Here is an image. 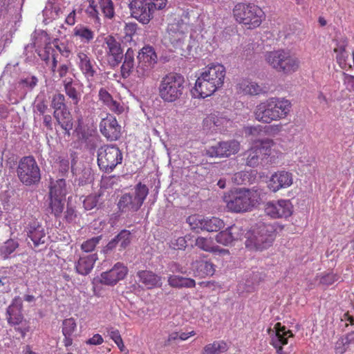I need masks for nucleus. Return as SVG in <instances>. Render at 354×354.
Masks as SVG:
<instances>
[{"mask_svg": "<svg viewBox=\"0 0 354 354\" xmlns=\"http://www.w3.org/2000/svg\"><path fill=\"white\" fill-rule=\"evenodd\" d=\"M134 51L129 48L124 56V61L120 67V75L123 79L130 77L134 69Z\"/></svg>", "mask_w": 354, "mask_h": 354, "instance_id": "nucleus-35", "label": "nucleus"}, {"mask_svg": "<svg viewBox=\"0 0 354 354\" xmlns=\"http://www.w3.org/2000/svg\"><path fill=\"white\" fill-rule=\"evenodd\" d=\"M22 301L20 298H15L7 308L6 320L9 325L15 326V330L24 337L30 330L29 322L24 319L22 314Z\"/></svg>", "mask_w": 354, "mask_h": 354, "instance_id": "nucleus-11", "label": "nucleus"}, {"mask_svg": "<svg viewBox=\"0 0 354 354\" xmlns=\"http://www.w3.org/2000/svg\"><path fill=\"white\" fill-rule=\"evenodd\" d=\"M274 333L270 335V344L275 348L277 354H290V351L284 350L283 346L288 344V338L292 337L293 333L280 322L274 325Z\"/></svg>", "mask_w": 354, "mask_h": 354, "instance_id": "nucleus-17", "label": "nucleus"}, {"mask_svg": "<svg viewBox=\"0 0 354 354\" xmlns=\"http://www.w3.org/2000/svg\"><path fill=\"white\" fill-rule=\"evenodd\" d=\"M97 202L98 199L96 196L89 195L84 198L83 205L85 209L90 210L97 205Z\"/></svg>", "mask_w": 354, "mask_h": 354, "instance_id": "nucleus-55", "label": "nucleus"}, {"mask_svg": "<svg viewBox=\"0 0 354 354\" xmlns=\"http://www.w3.org/2000/svg\"><path fill=\"white\" fill-rule=\"evenodd\" d=\"M292 109L291 102L286 97H270L260 102L254 108L253 115L256 120L263 124L285 119Z\"/></svg>", "mask_w": 354, "mask_h": 354, "instance_id": "nucleus-2", "label": "nucleus"}, {"mask_svg": "<svg viewBox=\"0 0 354 354\" xmlns=\"http://www.w3.org/2000/svg\"><path fill=\"white\" fill-rule=\"evenodd\" d=\"M257 190L237 188L224 195L223 201L227 209L234 213H244L252 210L261 201Z\"/></svg>", "mask_w": 354, "mask_h": 354, "instance_id": "nucleus-3", "label": "nucleus"}, {"mask_svg": "<svg viewBox=\"0 0 354 354\" xmlns=\"http://www.w3.org/2000/svg\"><path fill=\"white\" fill-rule=\"evenodd\" d=\"M38 82V79L35 76H32L30 80L26 78L20 81V84H25L26 86L33 88Z\"/></svg>", "mask_w": 354, "mask_h": 354, "instance_id": "nucleus-64", "label": "nucleus"}, {"mask_svg": "<svg viewBox=\"0 0 354 354\" xmlns=\"http://www.w3.org/2000/svg\"><path fill=\"white\" fill-rule=\"evenodd\" d=\"M241 149V144L236 140L218 142L216 145L206 150V155L212 158H228L237 153Z\"/></svg>", "mask_w": 354, "mask_h": 354, "instance_id": "nucleus-16", "label": "nucleus"}, {"mask_svg": "<svg viewBox=\"0 0 354 354\" xmlns=\"http://www.w3.org/2000/svg\"><path fill=\"white\" fill-rule=\"evenodd\" d=\"M237 93L247 95H259L266 93L263 88L258 83L249 79H242L236 85Z\"/></svg>", "mask_w": 354, "mask_h": 354, "instance_id": "nucleus-28", "label": "nucleus"}, {"mask_svg": "<svg viewBox=\"0 0 354 354\" xmlns=\"http://www.w3.org/2000/svg\"><path fill=\"white\" fill-rule=\"evenodd\" d=\"M138 66L136 72L138 77H144L149 75V72L157 63V55L154 48L151 46H145L138 53L137 56Z\"/></svg>", "mask_w": 354, "mask_h": 354, "instance_id": "nucleus-13", "label": "nucleus"}, {"mask_svg": "<svg viewBox=\"0 0 354 354\" xmlns=\"http://www.w3.org/2000/svg\"><path fill=\"white\" fill-rule=\"evenodd\" d=\"M107 332L109 337L115 342V344L122 339L120 331L118 329L111 327L107 329Z\"/></svg>", "mask_w": 354, "mask_h": 354, "instance_id": "nucleus-59", "label": "nucleus"}, {"mask_svg": "<svg viewBox=\"0 0 354 354\" xmlns=\"http://www.w3.org/2000/svg\"><path fill=\"white\" fill-rule=\"evenodd\" d=\"M98 98L102 104L113 113L119 115L124 112V103L115 100L106 88H101L99 90Z\"/></svg>", "mask_w": 354, "mask_h": 354, "instance_id": "nucleus-26", "label": "nucleus"}, {"mask_svg": "<svg viewBox=\"0 0 354 354\" xmlns=\"http://www.w3.org/2000/svg\"><path fill=\"white\" fill-rule=\"evenodd\" d=\"M118 206L120 211L123 213L136 212L141 207L134 200L133 196L129 193L124 194L120 197Z\"/></svg>", "mask_w": 354, "mask_h": 354, "instance_id": "nucleus-34", "label": "nucleus"}, {"mask_svg": "<svg viewBox=\"0 0 354 354\" xmlns=\"http://www.w3.org/2000/svg\"><path fill=\"white\" fill-rule=\"evenodd\" d=\"M228 344L224 340H214L203 348L201 354H223L227 351Z\"/></svg>", "mask_w": 354, "mask_h": 354, "instance_id": "nucleus-37", "label": "nucleus"}, {"mask_svg": "<svg viewBox=\"0 0 354 354\" xmlns=\"http://www.w3.org/2000/svg\"><path fill=\"white\" fill-rule=\"evenodd\" d=\"M294 206L289 199L268 201L264 205V212L272 219H287L292 216Z\"/></svg>", "mask_w": 354, "mask_h": 354, "instance_id": "nucleus-12", "label": "nucleus"}, {"mask_svg": "<svg viewBox=\"0 0 354 354\" xmlns=\"http://www.w3.org/2000/svg\"><path fill=\"white\" fill-rule=\"evenodd\" d=\"M106 55L111 67H115L122 62L124 54L121 44L113 36L105 38Z\"/></svg>", "mask_w": 354, "mask_h": 354, "instance_id": "nucleus-20", "label": "nucleus"}, {"mask_svg": "<svg viewBox=\"0 0 354 354\" xmlns=\"http://www.w3.org/2000/svg\"><path fill=\"white\" fill-rule=\"evenodd\" d=\"M168 283L170 286L176 288H194L196 286V281L193 279L178 275H170L168 277Z\"/></svg>", "mask_w": 354, "mask_h": 354, "instance_id": "nucleus-40", "label": "nucleus"}, {"mask_svg": "<svg viewBox=\"0 0 354 354\" xmlns=\"http://www.w3.org/2000/svg\"><path fill=\"white\" fill-rule=\"evenodd\" d=\"M344 83L348 88L354 91V76L346 73H344Z\"/></svg>", "mask_w": 354, "mask_h": 354, "instance_id": "nucleus-63", "label": "nucleus"}, {"mask_svg": "<svg viewBox=\"0 0 354 354\" xmlns=\"http://www.w3.org/2000/svg\"><path fill=\"white\" fill-rule=\"evenodd\" d=\"M76 56V63L80 71L88 82H93L97 75L98 67L96 62L92 59L89 53L84 50L77 51Z\"/></svg>", "mask_w": 354, "mask_h": 354, "instance_id": "nucleus-15", "label": "nucleus"}, {"mask_svg": "<svg viewBox=\"0 0 354 354\" xmlns=\"http://www.w3.org/2000/svg\"><path fill=\"white\" fill-rule=\"evenodd\" d=\"M128 273V268L122 263L118 262L106 272L101 274L100 282L106 286H114L122 280Z\"/></svg>", "mask_w": 354, "mask_h": 354, "instance_id": "nucleus-21", "label": "nucleus"}, {"mask_svg": "<svg viewBox=\"0 0 354 354\" xmlns=\"http://www.w3.org/2000/svg\"><path fill=\"white\" fill-rule=\"evenodd\" d=\"M250 174L248 171H241L236 172L232 177V181L237 185L245 184L249 181Z\"/></svg>", "mask_w": 354, "mask_h": 354, "instance_id": "nucleus-54", "label": "nucleus"}, {"mask_svg": "<svg viewBox=\"0 0 354 354\" xmlns=\"http://www.w3.org/2000/svg\"><path fill=\"white\" fill-rule=\"evenodd\" d=\"M274 240V230L269 224L260 223L246 234L245 247L250 250H263L270 247Z\"/></svg>", "mask_w": 354, "mask_h": 354, "instance_id": "nucleus-8", "label": "nucleus"}, {"mask_svg": "<svg viewBox=\"0 0 354 354\" xmlns=\"http://www.w3.org/2000/svg\"><path fill=\"white\" fill-rule=\"evenodd\" d=\"M319 278V283L324 286H330L337 281L339 277L337 274L333 272H328L321 276H317V278Z\"/></svg>", "mask_w": 354, "mask_h": 354, "instance_id": "nucleus-52", "label": "nucleus"}, {"mask_svg": "<svg viewBox=\"0 0 354 354\" xmlns=\"http://www.w3.org/2000/svg\"><path fill=\"white\" fill-rule=\"evenodd\" d=\"M139 281L147 289H152L156 287H160L162 279L151 270H140L137 273Z\"/></svg>", "mask_w": 354, "mask_h": 354, "instance_id": "nucleus-32", "label": "nucleus"}, {"mask_svg": "<svg viewBox=\"0 0 354 354\" xmlns=\"http://www.w3.org/2000/svg\"><path fill=\"white\" fill-rule=\"evenodd\" d=\"M53 116L58 125L64 131L65 135L70 136V131L73 129V122L71 112L67 109L60 111H54Z\"/></svg>", "mask_w": 354, "mask_h": 354, "instance_id": "nucleus-30", "label": "nucleus"}, {"mask_svg": "<svg viewBox=\"0 0 354 354\" xmlns=\"http://www.w3.org/2000/svg\"><path fill=\"white\" fill-rule=\"evenodd\" d=\"M234 20L248 29H254L261 26L266 18L261 7L253 3H237L232 9Z\"/></svg>", "mask_w": 354, "mask_h": 354, "instance_id": "nucleus-6", "label": "nucleus"}, {"mask_svg": "<svg viewBox=\"0 0 354 354\" xmlns=\"http://www.w3.org/2000/svg\"><path fill=\"white\" fill-rule=\"evenodd\" d=\"M263 130L261 125L247 126L244 127V132L246 136H260Z\"/></svg>", "mask_w": 354, "mask_h": 354, "instance_id": "nucleus-56", "label": "nucleus"}, {"mask_svg": "<svg viewBox=\"0 0 354 354\" xmlns=\"http://www.w3.org/2000/svg\"><path fill=\"white\" fill-rule=\"evenodd\" d=\"M184 77L177 73H169L162 77L158 86V95L165 102H174L181 97L185 90Z\"/></svg>", "mask_w": 354, "mask_h": 354, "instance_id": "nucleus-7", "label": "nucleus"}, {"mask_svg": "<svg viewBox=\"0 0 354 354\" xmlns=\"http://www.w3.org/2000/svg\"><path fill=\"white\" fill-rule=\"evenodd\" d=\"M215 272V266L207 261H196L195 266V276L201 278L211 277Z\"/></svg>", "mask_w": 354, "mask_h": 354, "instance_id": "nucleus-39", "label": "nucleus"}, {"mask_svg": "<svg viewBox=\"0 0 354 354\" xmlns=\"http://www.w3.org/2000/svg\"><path fill=\"white\" fill-rule=\"evenodd\" d=\"M25 231L35 247L45 243L47 239L44 228L37 219L30 221L26 227Z\"/></svg>", "mask_w": 354, "mask_h": 354, "instance_id": "nucleus-24", "label": "nucleus"}, {"mask_svg": "<svg viewBox=\"0 0 354 354\" xmlns=\"http://www.w3.org/2000/svg\"><path fill=\"white\" fill-rule=\"evenodd\" d=\"M203 230L207 232H218L225 226L223 221L218 217L205 218Z\"/></svg>", "mask_w": 354, "mask_h": 354, "instance_id": "nucleus-43", "label": "nucleus"}, {"mask_svg": "<svg viewBox=\"0 0 354 354\" xmlns=\"http://www.w3.org/2000/svg\"><path fill=\"white\" fill-rule=\"evenodd\" d=\"M19 180L26 185H32L41 179L40 169L32 156L21 158L17 169Z\"/></svg>", "mask_w": 354, "mask_h": 354, "instance_id": "nucleus-10", "label": "nucleus"}, {"mask_svg": "<svg viewBox=\"0 0 354 354\" xmlns=\"http://www.w3.org/2000/svg\"><path fill=\"white\" fill-rule=\"evenodd\" d=\"M103 342L104 339L101 335L95 334L92 337L86 341V344L88 345H100Z\"/></svg>", "mask_w": 354, "mask_h": 354, "instance_id": "nucleus-62", "label": "nucleus"}, {"mask_svg": "<svg viewBox=\"0 0 354 354\" xmlns=\"http://www.w3.org/2000/svg\"><path fill=\"white\" fill-rule=\"evenodd\" d=\"M120 245V250L126 249L131 241V232L127 230H122L116 236Z\"/></svg>", "mask_w": 354, "mask_h": 354, "instance_id": "nucleus-47", "label": "nucleus"}, {"mask_svg": "<svg viewBox=\"0 0 354 354\" xmlns=\"http://www.w3.org/2000/svg\"><path fill=\"white\" fill-rule=\"evenodd\" d=\"M66 195V184L64 179H58L53 183L49 192L50 197L65 198Z\"/></svg>", "mask_w": 354, "mask_h": 354, "instance_id": "nucleus-41", "label": "nucleus"}, {"mask_svg": "<svg viewBox=\"0 0 354 354\" xmlns=\"http://www.w3.org/2000/svg\"><path fill=\"white\" fill-rule=\"evenodd\" d=\"M97 259V254L80 257L75 264V269L77 273L84 276L88 274L93 270Z\"/></svg>", "mask_w": 354, "mask_h": 354, "instance_id": "nucleus-29", "label": "nucleus"}, {"mask_svg": "<svg viewBox=\"0 0 354 354\" xmlns=\"http://www.w3.org/2000/svg\"><path fill=\"white\" fill-rule=\"evenodd\" d=\"M56 48L58 50L60 54L66 58H68L72 54L71 49L64 44L56 46Z\"/></svg>", "mask_w": 354, "mask_h": 354, "instance_id": "nucleus-61", "label": "nucleus"}, {"mask_svg": "<svg viewBox=\"0 0 354 354\" xmlns=\"http://www.w3.org/2000/svg\"><path fill=\"white\" fill-rule=\"evenodd\" d=\"M333 52L335 54V59L337 64L342 69L351 68V65L348 62L349 54L346 50L348 46L347 38L343 37L335 39Z\"/></svg>", "mask_w": 354, "mask_h": 354, "instance_id": "nucleus-25", "label": "nucleus"}, {"mask_svg": "<svg viewBox=\"0 0 354 354\" xmlns=\"http://www.w3.org/2000/svg\"><path fill=\"white\" fill-rule=\"evenodd\" d=\"M347 348L348 346L344 345L343 340H341L340 338L335 342L334 349L336 354H344L346 352Z\"/></svg>", "mask_w": 354, "mask_h": 354, "instance_id": "nucleus-60", "label": "nucleus"}, {"mask_svg": "<svg viewBox=\"0 0 354 354\" xmlns=\"http://www.w3.org/2000/svg\"><path fill=\"white\" fill-rule=\"evenodd\" d=\"M64 91L75 105H77L81 99V93L75 88L71 77L65 78L63 82Z\"/></svg>", "mask_w": 354, "mask_h": 354, "instance_id": "nucleus-38", "label": "nucleus"}, {"mask_svg": "<svg viewBox=\"0 0 354 354\" xmlns=\"http://www.w3.org/2000/svg\"><path fill=\"white\" fill-rule=\"evenodd\" d=\"M151 6L152 11L154 12L156 10H162L165 8L167 3V0H151L149 1Z\"/></svg>", "mask_w": 354, "mask_h": 354, "instance_id": "nucleus-58", "label": "nucleus"}, {"mask_svg": "<svg viewBox=\"0 0 354 354\" xmlns=\"http://www.w3.org/2000/svg\"><path fill=\"white\" fill-rule=\"evenodd\" d=\"M148 194L149 189L146 185L139 183L136 185L135 195L133 196V198L140 207L144 203Z\"/></svg>", "mask_w": 354, "mask_h": 354, "instance_id": "nucleus-46", "label": "nucleus"}, {"mask_svg": "<svg viewBox=\"0 0 354 354\" xmlns=\"http://www.w3.org/2000/svg\"><path fill=\"white\" fill-rule=\"evenodd\" d=\"M65 198L49 196L48 209L56 218L60 217L64 208Z\"/></svg>", "mask_w": 354, "mask_h": 354, "instance_id": "nucleus-44", "label": "nucleus"}, {"mask_svg": "<svg viewBox=\"0 0 354 354\" xmlns=\"http://www.w3.org/2000/svg\"><path fill=\"white\" fill-rule=\"evenodd\" d=\"M265 60L272 69L286 75L293 74L300 67L299 58L290 50L283 48L267 52Z\"/></svg>", "mask_w": 354, "mask_h": 354, "instance_id": "nucleus-5", "label": "nucleus"}, {"mask_svg": "<svg viewBox=\"0 0 354 354\" xmlns=\"http://www.w3.org/2000/svg\"><path fill=\"white\" fill-rule=\"evenodd\" d=\"M65 96L62 93H56L52 97L51 106L54 111H60L64 109H67L65 103Z\"/></svg>", "mask_w": 354, "mask_h": 354, "instance_id": "nucleus-48", "label": "nucleus"}, {"mask_svg": "<svg viewBox=\"0 0 354 354\" xmlns=\"http://www.w3.org/2000/svg\"><path fill=\"white\" fill-rule=\"evenodd\" d=\"M73 37L77 38L84 44H89L95 37L94 31L86 26L78 24L73 30Z\"/></svg>", "mask_w": 354, "mask_h": 354, "instance_id": "nucleus-36", "label": "nucleus"}, {"mask_svg": "<svg viewBox=\"0 0 354 354\" xmlns=\"http://www.w3.org/2000/svg\"><path fill=\"white\" fill-rule=\"evenodd\" d=\"M19 247V243L14 239H8L0 247V256L3 259L9 258L10 255L13 253Z\"/></svg>", "mask_w": 354, "mask_h": 354, "instance_id": "nucleus-45", "label": "nucleus"}, {"mask_svg": "<svg viewBox=\"0 0 354 354\" xmlns=\"http://www.w3.org/2000/svg\"><path fill=\"white\" fill-rule=\"evenodd\" d=\"M196 245L202 250L212 253H218L220 255H228L230 251L227 249L221 248L214 245L211 238L199 236L196 239Z\"/></svg>", "mask_w": 354, "mask_h": 354, "instance_id": "nucleus-31", "label": "nucleus"}, {"mask_svg": "<svg viewBox=\"0 0 354 354\" xmlns=\"http://www.w3.org/2000/svg\"><path fill=\"white\" fill-rule=\"evenodd\" d=\"M101 239V236H97L84 241L81 245V250L85 252H93L100 243Z\"/></svg>", "mask_w": 354, "mask_h": 354, "instance_id": "nucleus-51", "label": "nucleus"}, {"mask_svg": "<svg viewBox=\"0 0 354 354\" xmlns=\"http://www.w3.org/2000/svg\"><path fill=\"white\" fill-rule=\"evenodd\" d=\"M226 70L220 64H210L200 71L194 87V95L205 98L213 95L224 84Z\"/></svg>", "mask_w": 354, "mask_h": 354, "instance_id": "nucleus-1", "label": "nucleus"}, {"mask_svg": "<svg viewBox=\"0 0 354 354\" xmlns=\"http://www.w3.org/2000/svg\"><path fill=\"white\" fill-rule=\"evenodd\" d=\"M129 8L131 16L143 24H147L153 17L151 6L147 0H133Z\"/></svg>", "mask_w": 354, "mask_h": 354, "instance_id": "nucleus-18", "label": "nucleus"}, {"mask_svg": "<svg viewBox=\"0 0 354 354\" xmlns=\"http://www.w3.org/2000/svg\"><path fill=\"white\" fill-rule=\"evenodd\" d=\"M243 156L245 161V165L251 167L257 166L260 160H261L257 149L255 148L253 144H252V146L250 149L246 150L243 153Z\"/></svg>", "mask_w": 354, "mask_h": 354, "instance_id": "nucleus-42", "label": "nucleus"}, {"mask_svg": "<svg viewBox=\"0 0 354 354\" xmlns=\"http://www.w3.org/2000/svg\"><path fill=\"white\" fill-rule=\"evenodd\" d=\"M230 120L218 112L207 115L203 121V127L207 130H223L227 127Z\"/></svg>", "mask_w": 354, "mask_h": 354, "instance_id": "nucleus-27", "label": "nucleus"}, {"mask_svg": "<svg viewBox=\"0 0 354 354\" xmlns=\"http://www.w3.org/2000/svg\"><path fill=\"white\" fill-rule=\"evenodd\" d=\"M88 6L86 9V13L93 19L95 22L100 23L99 9L108 19H112L115 17V6L112 0H88Z\"/></svg>", "mask_w": 354, "mask_h": 354, "instance_id": "nucleus-14", "label": "nucleus"}, {"mask_svg": "<svg viewBox=\"0 0 354 354\" xmlns=\"http://www.w3.org/2000/svg\"><path fill=\"white\" fill-rule=\"evenodd\" d=\"M181 13L175 17L172 22L167 26L164 37L165 44L174 50L183 49L187 40L189 20L188 10H180Z\"/></svg>", "mask_w": 354, "mask_h": 354, "instance_id": "nucleus-4", "label": "nucleus"}, {"mask_svg": "<svg viewBox=\"0 0 354 354\" xmlns=\"http://www.w3.org/2000/svg\"><path fill=\"white\" fill-rule=\"evenodd\" d=\"M242 227L233 224L224 230L220 231L215 236L216 241L224 246L232 245L234 242L241 239L243 234Z\"/></svg>", "mask_w": 354, "mask_h": 354, "instance_id": "nucleus-23", "label": "nucleus"}, {"mask_svg": "<svg viewBox=\"0 0 354 354\" xmlns=\"http://www.w3.org/2000/svg\"><path fill=\"white\" fill-rule=\"evenodd\" d=\"M189 236L173 239L169 243V247L174 250H185L187 245V239Z\"/></svg>", "mask_w": 354, "mask_h": 354, "instance_id": "nucleus-53", "label": "nucleus"}, {"mask_svg": "<svg viewBox=\"0 0 354 354\" xmlns=\"http://www.w3.org/2000/svg\"><path fill=\"white\" fill-rule=\"evenodd\" d=\"M138 30V24L135 22L126 23L124 32L126 37L131 38Z\"/></svg>", "mask_w": 354, "mask_h": 354, "instance_id": "nucleus-57", "label": "nucleus"}, {"mask_svg": "<svg viewBox=\"0 0 354 354\" xmlns=\"http://www.w3.org/2000/svg\"><path fill=\"white\" fill-rule=\"evenodd\" d=\"M76 328L77 324L73 317L65 319L62 322V333L64 335H72Z\"/></svg>", "mask_w": 354, "mask_h": 354, "instance_id": "nucleus-50", "label": "nucleus"}, {"mask_svg": "<svg viewBox=\"0 0 354 354\" xmlns=\"http://www.w3.org/2000/svg\"><path fill=\"white\" fill-rule=\"evenodd\" d=\"M292 183V174L285 170H281L274 172L271 176L268 183V187L272 192H277L281 189L290 187Z\"/></svg>", "mask_w": 354, "mask_h": 354, "instance_id": "nucleus-22", "label": "nucleus"}, {"mask_svg": "<svg viewBox=\"0 0 354 354\" xmlns=\"http://www.w3.org/2000/svg\"><path fill=\"white\" fill-rule=\"evenodd\" d=\"M101 133L111 141L118 140L122 135V127L119 124L115 117L108 114L100 123Z\"/></svg>", "mask_w": 354, "mask_h": 354, "instance_id": "nucleus-19", "label": "nucleus"}, {"mask_svg": "<svg viewBox=\"0 0 354 354\" xmlns=\"http://www.w3.org/2000/svg\"><path fill=\"white\" fill-rule=\"evenodd\" d=\"M205 217L198 214H193L187 217V223L192 230H203Z\"/></svg>", "mask_w": 354, "mask_h": 354, "instance_id": "nucleus-49", "label": "nucleus"}, {"mask_svg": "<svg viewBox=\"0 0 354 354\" xmlns=\"http://www.w3.org/2000/svg\"><path fill=\"white\" fill-rule=\"evenodd\" d=\"M123 156L119 147L115 145H106L99 149L97 164L104 172H111L118 165L121 164Z\"/></svg>", "mask_w": 354, "mask_h": 354, "instance_id": "nucleus-9", "label": "nucleus"}, {"mask_svg": "<svg viewBox=\"0 0 354 354\" xmlns=\"http://www.w3.org/2000/svg\"><path fill=\"white\" fill-rule=\"evenodd\" d=\"M253 145L257 149L261 160L267 159L274 152V147L276 146L275 142L270 138L259 139L252 142Z\"/></svg>", "mask_w": 354, "mask_h": 354, "instance_id": "nucleus-33", "label": "nucleus"}]
</instances>
